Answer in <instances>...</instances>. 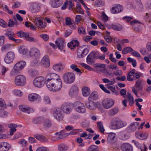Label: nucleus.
I'll return each instance as SVG.
<instances>
[{
  "instance_id": "nucleus-55",
  "label": "nucleus",
  "mask_w": 151,
  "mask_h": 151,
  "mask_svg": "<svg viewBox=\"0 0 151 151\" xmlns=\"http://www.w3.org/2000/svg\"><path fill=\"white\" fill-rule=\"evenodd\" d=\"M80 65L84 67L85 69H86L89 70H93L92 68L88 65L84 63H80Z\"/></svg>"
},
{
  "instance_id": "nucleus-14",
  "label": "nucleus",
  "mask_w": 151,
  "mask_h": 151,
  "mask_svg": "<svg viewBox=\"0 0 151 151\" xmlns=\"http://www.w3.org/2000/svg\"><path fill=\"white\" fill-rule=\"evenodd\" d=\"M61 108L63 112L66 114H69L71 111V107L70 103L63 104L61 106Z\"/></svg>"
},
{
  "instance_id": "nucleus-6",
  "label": "nucleus",
  "mask_w": 151,
  "mask_h": 151,
  "mask_svg": "<svg viewBox=\"0 0 151 151\" xmlns=\"http://www.w3.org/2000/svg\"><path fill=\"white\" fill-rule=\"evenodd\" d=\"M85 46H82L78 49L77 55L78 58H82L88 53L89 49L88 48L85 47Z\"/></svg>"
},
{
  "instance_id": "nucleus-24",
  "label": "nucleus",
  "mask_w": 151,
  "mask_h": 151,
  "mask_svg": "<svg viewBox=\"0 0 151 151\" xmlns=\"http://www.w3.org/2000/svg\"><path fill=\"white\" fill-rule=\"evenodd\" d=\"M79 45V42L78 40H75L68 43V46L69 48H70L71 49H74L76 46H78Z\"/></svg>"
},
{
  "instance_id": "nucleus-3",
  "label": "nucleus",
  "mask_w": 151,
  "mask_h": 151,
  "mask_svg": "<svg viewBox=\"0 0 151 151\" xmlns=\"http://www.w3.org/2000/svg\"><path fill=\"white\" fill-rule=\"evenodd\" d=\"M60 77L59 75L55 73L48 74L46 76V78L47 80L46 83V86H49L53 84V82L59 79Z\"/></svg>"
},
{
  "instance_id": "nucleus-37",
  "label": "nucleus",
  "mask_w": 151,
  "mask_h": 151,
  "mask_svg": "<svg viewBox=\"0 0 151 151\" xmlns=\"http://www.w3.org/2000/svg\"><path fill=\"white\" fill-rule=\"evenodd\" d=\"M98 95L95 92H92L89 96L88 99L89 101L96 100L98 98Z\"/></svg>"
},
{
  "instance_id": "nucleus-15",
  "label": "nucleus",
  "mask_w": 151,
  "mask_h": 151,
  "mask_svg": "<svg viewBox=\"0 0 151 151\" xmlns=\"http://www.w3.org/2000/svg\"><path fill=\"white\" fill-rule=\"evenodd\" d=\"M120 149L122 151H133L132 146L127 143H124L121 146Z\"/></svg>"
},
{
  "instance_id": "nucleus-34",
  "label": "nucleus",
  "mask_w": 151,
  "mask_h": 151,
  "mask_svg": "<svg viewBox=\"0 0 151 151\" xmlns=\"http://www.w3.org/2000/svg\"><path fill=\"white\" fill-rule=\"evenodd\" d=\"M55 135H57L58 140L65 138L68 135V133L62 134L60 132H57L55 133Z\"/></svg>"
},
{
  "instance_id": "nucleus-47",
  "label": "nucleus",
  "mask_w": 151,
  "mask_h": 151,
  "mask_svg": "<svg viewBox=\"0 0 151 151\" xmlns=\"http://www.w3.org/2000/svg\"><path fill=\"white\" fill-rule=\"evenodd\" d=\"M27 33L24 32L22 31H20L17 32V35L18 36L20 37H25L27 36Z\"/></svg>"
},
{
  "instance_id": "nucleus-29",
  "label": "nucleus",
  "mask_w": 151,
  "mask_h": 151,
  "mask_svg": "<svg viewBox=\"0 0 151 151\" xmlns=\"http://www.w3.org/2000/svg\"><path fill=\"white\" fill-rule=\"evenodd\" d=\"M8 127L10 129V134L12 135L14 132L16 131L17 129L15 128L17 127V125L14 124H11L8 125Z\"/></svg>"
},
{
  "instance_id": "nucleus-33",
  "label": "nucleus",
  "mask_w": 151,
  "mask_h": 151,
  "mask_svg": "<svg viewBox=\"0 0 151 151\" xmlns=\"http://www.w3.org/2000/svg\"><path fill=\"white\" fill-rule=\"evenodd\" d=\"M68 148V147L65 144L62 143L58 145V149L60 151H65Z\"/></svg>"
},
{
  "instance_id": "nucleus-17",
  "label": "nucleus",
  "mask_w": 151,
  "mask_h": 151,
  "mask_svg": "<svg viewBox=\"0 0 151 151\" xmlns=\"http://www.w3.org/2000/svg\"><path fill=\"white\" fill-rule=\"evenodd\" d=\"M55 43L58 48L60 50L63 49L65 45V40L63 39H57Z\"/></svg>"
},
{
  "instance_id": "nucleus-46",
  "label": "nucleus",
  "mask_w": 151,
  "mask_h": 151,
  "mask_svg": "<svg viewBox=\"0 0 151 151\" xmlns=\"http://www.w3.org/2000/svg\"><path fill=\"white\" fill-rule=\"evenodd\" d=\"M77 91V87L76 86L74 85L71 88L70 91V93L72 95H73L75 93H76Z\"/></svg>"
},
{
  "instance_id": "nucleus-36",
  "label": "nucleus",
  "mask_w": 151,
  "mask_h": 151,
  "mask_svg": "<svg viewBox=\"0 0 151 151\" xmlns=\"http://www.w3.org/2000/svg\"><path fill=\"white\" fill-rule=\"evenodd\" d=\"M112 28L116 31H120L123 29V26L120 24H112L111 25Z\"/></svg>"
},
{
  "instance_id": "nucleus-1",
  "label": "nucleus",
  "mask_w": 151,
  "mask_h": 151,
  "mask_svg": "<svg viewBox=\"0 0 151 151\" xmlns=\"http://www.w3.org/2000/svg\"><path fill=\"white\" fill-rule=\"evenodd\" d=\"M52 85L47 86L48 89L52 91H59L62 87V82L60 78H59L55 81L53 82Z\"/></svg>"
},
{
  "instance_id": "nucleus-13",
  "label": "nucleus",
  "mask_w": 151,
  "mask_h": 151,
  "mask_svg": "<svg viewBox=\"0 0 151 151\" xmlns=\"http://www.w3.org/2000/svg\"><path fill=\"white\" fill-rule=\"evenodd\" d=\"M42 67L48 68L50 66V61L49 57L47 55H45L42 58L40 63Z\"/></svg>"
},
{
  "instance_id": "nucleus-10",
  "label": "nucleus",
  "mask_w": 151,
  "mask_h": 151,
  "mask_svg": "<svg viewBox=\"0 0 151 151\" xmlns=\"http://www.w3.org/2000/svg\"><path fill=\"white\" fill-rule=\"evenodd\" d=\"M96 55H97L96 54L95 51H92L90 53L86 58L87 63L89 65L95 62V59H96Z\"/></svg>"
},
{
  "instance_id": "nucleus-50",
  "label": "nucleus",
  "mask_w": 151,
  "mask_h": 151,
  "mask_svg": "<svg viewBox=\"0 0 151 151\" xmlns=\"http://www.w3.org/2000/svg\"><path fill=\"white\" fill-rule=\"evenodd\" d=\"M19 72L18 70H17L16 69H15L14 67L13 69L11 71L10 74L11 76H14Z\"/></svg>"
},
{
  "instance_id": "nucleus-58",
  "label": "nucleus",
  "mask_w": 151,
  "mask_h": 151,
  "mask_svg": "<svg viewBox=\"0 0 151 151\" xmlns=\"http://www.w3.org/2000/svg\"><path fill=\"white\" fill-rule=\"evenodd\" d=\"M96 54L97 55L96 59H99L101 60H104L105 59V55L103 54L102 55H100L99 52L96 51Z\"/></svg>"
},
{
  "instance_id": "nucleus-51",
  "label": "nucleus",
  "mask_w": 151,
  "mask_h": 151,
  "mask_svg": "<svg viewBox=\"0 0 151 151\" xmlns=\"http://www.w3.org/2000/svg\"><path fill=\"white\" fill-rule=\"evenodd\" d=\"M127 60L129 62L132 63V64L134 67L136 66L137 63L135 60L133 59L130 57L128 58Z\"/></svg>"
},
{
  "instance_id": "nucleus-39",
  "label": "nucleus",
  "mask_w": 151,
  "mask_h": 151,
  "mask_svg": "<svg viewBox=\"0 0 151 151\" xmlns=\"http://www.w3.org/2000/svg\"><path fill=\"white\" fill-rule=\"evenodd\" d=\"M75 10L77 13L82 14H84V12L81 8V5L80 3H78L77 4V6L75 9Z\"/></svg>"
},
{
  "instance_id": "nucleus-28",
  "label": "nucleus",
  "mask_w": 151,
  "mask_h": 151,
  "mask_svg": "<svg viewBox=\"0 0 151 151\" xmlns=\"http://www.w3.org/2000/svg\"><path fill=\"white\" fill-rule=\"evenodd\" d=\"M83 95L85 97L88 96L90 93V90L87 87H84L82 89Z\"/></svg>"
},
{
  "instance_id": "nucleus-52",
  "label": "nucleus",
  "mask_w": 151,
  "mask_h": 151,
  "mask_svg": "<svg viewBox=\"0 0 151 151\" xmlns=\"http://www.w3.org/2000/svg\"><path fill=\"white\" fill-rule=\"evenodd\" d=\"M108 88L113 93H115L116 95H118V92L116 90L115 87L109 86H108Z\"/></svg>"
},
{
  "instance_id": "nucleus-9",
  "label": "nucleus",
  "mask_w": 151,
  "mask_h": 151,
  "mask_svg": "<svg viewBox=\"0 0 151 151\" xmlns=\"http://www.w3.org/2000/svg\"><path fill=\"white\" fill-rule=\"evenodd\" d=\"M114 101L113 100L111 99H105L102 102L103 107L106 109H109L111 108L114 105Z\"/></svg>"
},
{
  "instance_id": "nucleus-31",
  "label": "nucleus",
  "mask_w": 151,
  "mask_h": 151,
  "mask_svg": "<svg viewBox=\"0 0 151 151\" xmlns=\"http://www.w3.org/2000/svg\"><path fill=\"white\" fill-rule=\"evenodd\" d=\"M45 78L43 76H38V88L41 87L45 84Z\"/></svg>"
},
{
  "instance_id": "nucleus-62",
  "label": "nucleus",
  "mask_w": 151,
  "mask_h": 151,
  "mask_svg": "<svg viewBox=\"0 0 151 151\" xmlns=\"http://www.w3.org/2000/svg\"><path fill=\"white\" fill-rule=\"evenodd\" d=\"M141 74V73L138 72H136L135 74L133 75V77L134 78V80H136V79H138L140 77V75Z\"/></svg>"
},
{
  "instance_id": "nucleus-2",
  "label": "nucleus",
  "mask_w": 151,
  "mask_h": 151,
  "mask_svg": "<svg viewBox=\"0 0 151 151\" xmlns=\"http://www.w3.org/2000/svg\"><path fill=\"white\" fill-rule=\"evenodd\" d=\"M29 54L32 59L31 63V65L33 66L37 65L38 63V49L35 47L32 48L30 50Z\"/></svg>"
},
{
  "instance_id": "nucleus-63",
  "label": "nucleus",
  "mask_w": 151,
  "mask_h": 151,
  "mask_svg": "<svg viewBox=\"0 0 151 151\" xmlns=\"http://www.w3.org/2000/svg\"><path fill=\"white\" fill-rule=\"evenodd\" d=\"M104 39L108 43H110L112 42V38L110 36H107L104 37Z\"/></svg>"
},
{
  "instance_id": "nucleus-5",
  "label": "nucleus",
  "mask_w": 151,
  "mask_h": 151,
  "mask_svg": "<svg viewBox=\"0 0 151 151\" xmlns=\"http://www.w3.org/2000/svg\"><path fill=\"white\" fill-rule=\"evenodd\" d=\"M26 80L25 77L22 75L17 76L15 78L14 83L18 86H23L26 83Z\"/></svg>"
},
{
  "instance_id": "nucleus-4",
  "label": "nucleus",
  "mask_w": 151,
  "mask_h": 151,
  "mask_svg": "<svg viewBox=\"0 0 151 151\" xmlns=\"http://www.w3.org/2000/svg\"><path fill=\"white\" fill-rule=\"evenodd\" d=\"M63 78L66 83L71 84L74 81L75 75L72 73H66L63 74Z\"/></svg>"
},
{
  "instance_id": "nucleus-48",
  "label": "nucleus",
  "mask_w": 151,
  "mask_h": 151,
  "mask_svg": "<svg viewBox=\"0 0 151 151\" xmlns=\"http://www.w3.org/2000/svg\"><path fill=\"white\" fill-rule=\"evenodd\" d=\"M119 129L125 127L127 125V122L121 120L119 119Z\"/></svg>"
},
{
  "instance_id": "nucleus-26",
  "label": "nucleus",
  "mask_w": 151,
  "mask_h": 151,
  "mask_svg": "<svg viewBox=\"0 0 151 151\" xmlns=\"http://www.w3.org/2000/svg\"><path fill=\"white\" fill-rule=\"evenodd\" d=\"M119 108L118 107H114L109 110L108 115L110 116H114L117 114L119 112Z\"/></svg>"
},
{
  "instance_id": "nucleus-42",
  "label": "nucleus",
  "mask_w": 151,
  "mask_h": 151,
  "mask_svg": "<svg viewBox=\"0 0 151 151\" xmlns=\"http://www.w3.org/2000/svg\"><path fill=\"white\" fill-rule=\"evenodd\" d=\"M133 51V49L130 47H125L122 51V53L123 54L130 52Z\"/></svg>"
},
{
  "instance_id": "nucleus-56",
  "label": "nucleus",
  "mask_w": 151,
  "mask_h": 151,
  "mask_svg": "<svg viewBox=\"0 0 151 151\" xmlns=\"http://www.w3.org/2000/svg\"><path fill=\"white\" fill-rule=\"evenodd\" d=\"M0 25L4 28L7 27V24L3 19H0Z\"/></svg>"
},
{
  "instance_id": "nucleus-44",
  "label": "nucleus",
  "mask_w": 151,
  "mask_h": 151,
  "mask_svg": "<svg viewBox=\"0 0 151 151\" xmlns=\"http://www.w3.org/2000/svg\"><path fill=\"white\" fill-rule=\"evenodd\" d=\"M97 126L99 130L101 132L104 133L105 129L104 128L102 123L99 122L97 124Z\"/></svg>"
},
{
  "instance_id": "nucleus-54",
  "label": "nucleus",
  "mask_w": 151,
  "mask_h": 151,
  "mask_svg": "<svg viewBox=\"0 0 151 151\" xmlns=\"http://www.w3.org/2000/svg\"><path fill=\"white\" fill-rule=\"evenodd\" d=\"M74 23L73 21H71V19L69 17H67L65 19V24L66 25L70 26Z\"/></svg>"
},
{
  "instance_id": "nucleus-60",
  "label": "nucleus",
  "mask_w": 151,
  "mask_h": 151,
  "mask_svg": "<svg viewBox=\"0 0 151 151\" xmlns=\"http://www.w3.org/2000/svg\"><path fill=\"white\" fill-rule=\"evenodd\" d=\"M12 45L9 44H5L2 47V50H6L9 49Z\"/></svg>"
},
{
  "instance_id": "nucleus-53",
  "label": "nucleus",
  "mask_w": 151,
  "mask_h": 151,
  "mask_svg": "<svg viewBox=\"0 0 151 151\" xmlns=\"http://www.w3.org/2000/svg\"><path fill=\"white\" fill-rule=\"evenodd\" d=\"M78 31L79 34H82L84 35L86 34L85 28L82 26L78 27Z\"/></svg>"
},
{
  "instance_id": "nucleus-64",
  "label": "nucleus",
  "mask_w": 151,
  "mask_h": 151,
  "mask_svg": "<svg viewBox=\"0 0 151 151\" xmlns=\"http://www.w3.org/2000/svg\"><path fill=\"white\" fill-rule=\"evenodd\" d=\"M40 36L45 41H47L49 39V36L46 34H42L40 35Z\"/></svg>"
},
{
  "instance_id": "nucleus-25",
  "label": "nucleus",
  "mask_w": 151,
  "mask_h": 151,
  "mask_svg": "<svg viewBox=\"0 0 151 151\" xmlns=\"http://www.w3.org/2000/svg\"><path fill=\"white\" fill-rule=\"evenodd\" d=\"M86 106L87 108L90 109H93L96 108V104L92 101H89L86 102Z\"/></svg>"
},
{
  "instance_id": "nucleus-19",
  "label": "nucleus",
  "mask_w": 151,
  "mask_h": 151,
  "mask_svg": "<svg viewBox=\"0 0 151 151\" xmlns=\"http://www.w3.org/2000/svg\"><path fill=\"white\" fill-rule=\"evenodd\" d=\"M26 64V63L25 61H21L16 63L14 67L15 69L18 70L19 72L24 68Z\"/></svg>"
},
{
  "instance_id": "nucleus-30",
  "label": "nucleus",
  "mask_w": 151,
  "mask_h": 151,
  "mask_svg": "<svg viewBox=\"0 0 151 151\" xmlns=\"http://www.w3.org/2000/svg\"><path fill=\"white\" fill-rule=\"evenodd\" d=\"M28 72L30 75L32 77H35L38 74L37 71L34 69H30L28 70Z\"/></svg>"
},
{
  "instance_id": "nucleus-20",
  "label": "nucleus",
  "mask_w": 151,
  "mask_h": 151,
  "mask_svg": "<svg viewBox=\"0 0 151 151\" xmlns=\"http://www.w3.org/2000/svg\"><path fill=\"white\" fill-rule=\"evenodd\" d=\"M51 6L54 8H57L60 6L63 3L62 0H51Z\"/></svg>"
},
{
  "instance_id": "nucleus-38",
  "label": "nucleus",
  "mask_w": 151,
  "mask_h": 151,
  "mask_svg": "<svg viewBox=\"0 0 151 151\" xmlns=\"http://www.w3.org/2000/svg\"><path fill=\"white\" fill-rule=\"evenodd\" d=\"M45 20L40 18L38 19V27L43 28L45 27Z\"/></svg>"
},
{
  "instance_id": "nucleus-45",
  "label": "nucleus",
  "mask_w": 151,
  "mask_h": 151,
  "mask_svg": "<svg viewBox=\"0 0 151 151\" xmlns=\"http://www.w3.org/2000/svg\"><path fill=\"white\" fill-rule=\"evenodd\" d=\"M88 151H99V148L97 146L91 145L88 147Z\"/></svg>"
},
{
  "instance_id": "nucleus-43",
  "label": "nucleus",
  "mask_w": 151,
  "mask_h": 151,
  "mask_svg": "<svg viewBox=\"0 0 151 151\" xmlns=\"http://www.w3.org/2000/svg\"><path fill=\"white\" fill-rule=\"evenodd\" d=\"M38 140L42 142H48V140L44 136L41 135H38Z\"/></svg>"
},
{
  "instance_id": "nucleus-41",
  "label": "nucleus",
  "mask_w": 151,
  "mask_h": 151,
  "mask_svg": "<svg viewBox=\"0 0 151 151\" xmlns=\"http://www.w3.org/2000/svg\"><path fill=\"white\" fill-rule=\"evenodd\" d=\"M52 123L51 121L48 119H46L45 120L44 126L45 128H48L51 127Z\"/></svg>"
},
{
  "instance_id": "nucleus-27",
  "label": "nucleus",
  "mask_w": 151,
  "mask_h": 151,
  "mask_svg": "<svg viewBox=\"0 0 151 151\" xmlns=\"http://www.w3.org/2000/svg\"><path fill=\"white\" fill-rule=\"evenodd\" d=\"M116 135L114 133H110L109 134L107 140L108 143L109 144L112 143L113 140L115 137Z\"/></svg>"
},
{
  "instance_id": "nucleus-61",
  "label": "nucleus",
  "mask_w": 151,
  "mask_h": 151,
  "mask_svg": "<svg viewBox=\"0 0 151 151\" xmlns=\"http://www.w3.org/2000/svg\"><path fill=\"white\" fill-rule=\"evenodd\" d=\"M4 145H5L4 148L5 149L4 150V151H7L10 149L11 145L8 143L5 142Z\"/></svg>"
},
{
  "instance_id": "nucleus-40",
  "label": "nucleus",
  "mask_w": 151,
  "mask_h": 151,
  "mask_svg": "<svg viewBox=\"0 0 151 151\" xmlns=\"http://www.w3.org/2000/svg\"><path fill=\"white\" fill-rule=\"evenodd\" d=\"M28 51V50L26 47L24 46L20 47L19 49V52L23 54H26Z\"/></svg>"
},
{
  "instance_id": "nucleus-22",
  "label": "nucleus",
  "mask_w": 151,
  "mask_h": 151,
  "mask_svg": "<svg viewBox=\"0 0 151 151\" xmlns=\"http://www.w3.org/2000/svg\"><path fill=\"white\" fill-rule=\"evenodd\" d=\"M123 9V7L120 4H117L113 7L111 10V12L114 14H116L121 12Z\"/></svg>"
},
{
  "instance_id": "nucleus-23",
  "label": "nucleus",
  "mask_w": 151,
  "mask_h": 151,
  "mask_svg": "<svg viewBox=\"0 0 151 151\" xmlns=\"http://www.w3.org/2000/svg\"><path fill=\"white\" fill-rule=\"evenodd\" d=\"M139 125L137 122H133L128 127V130L129 132H132L135 131Z\"/></svg>"
},
{
  "instance_id": "nucleus-32",
  "label": "nucleus",
  "mask_w": 151,
  "mask_h": 151,
  "mask_svg": "<svg viewBox=\"0 0 151 151\" xmlns=\"http://www.w3.org/2000/svg\"><path fill=\"white\" fill-rule=\"evenodd\" d=\"M38 98V95L36 93H32L28 96V99L30 101H34L36 100Z\"/></svg>"
},
{
  "instance_id": "nucleus-59",
  "label": "nucleus",
  "mask_w": 151,
  "mask_h": 151,
  "mask_svg": "<svg viewBox=\"0 0 151 151\" xmlns=\"http://www.w3.org/2000/svg\"><path fill=\"white\" fill-rule=\"evenodd\" d=\"M14 93L17 96H21L22 95V92L20 90H15L13 91Z\"/></svg>"
},
{
  "instance_id": "nucleus-57",
  "label": "nucleus",
  "mask_w": 151,
  "mask_h": 151,
  "mask_svg": "<svg viewBox=\"0 0 151 151\" xmlns=\"http://www.w3.org/2000/svg\"><path fill=\"white\" fill-rule=\"evenodd\" d=\"M70 68L78 72H81V70L77 67V65L75 64H72L70 66Z\"/></svg>"
},
{
  "instance_id": "nucleus-8",
  "label": "nucleus",
  "mask_w": 151,
  "mask_h": 151,
  "mask_svg": "<svg viewBox=\"0 0 151 151\" xmlns=\"http://www.w3.org/2000/svg\"><path fill=\"white\" fill-rule=\"evenodd\" d=\"M15 57V55L14 52L10 51L7 53L4 58V61L6 63L9 64L13 62Z\"/></svg>"
},
{
  "instance_id": "nucleus-12",
  "label": "nucleus",
  "mask_w": 151,
  "mask_h": 151,
  "mask_svg": "<svg viewBox=\"0 0 151 151\" xmlns=\"http://www.w3.org/2000/svg\"><path fill=\"white\" fill-rule=\"evenodd\" d=\"M53 115L54 117L58 121H60L63 120L64 115L60 108L56 109Z\"/></svg>"
},
{
  "instance_id": "nucleus-16",
  "label": "nucleus",
  "mask_w": 151,
  "mask_h": 151,
  "mask_svg": "<svg viewBox=\"0 0 151 151\" xmlns=\"http://www.w3.org/2000/svg\"><path fill=\"white\" fill-rule=\"evenodd\" d=\"M19 110L21 111L28 114L34 112V110L33 109L30 108L25 105H21L19 106Z\"/></svg>"
},
{
  "instance_id": "nucleus-49",
  "label": "nucleus",
  "mask_w": 151,
  "mask_h": 151,
  "mask_svg": "<svg viewBox=\"0 0 151 151\" xmlns=\"http://www.w3.org/2000/svg\"><path fill=\"white\" fill-rule=\"evenodd\" d=\"M104 2L101 0H96L95 5L97 6H101L104 5Z\"/></svg>"
},
{
  "instance_id": "nucleus-18",
  "label": "nucleus",
  "mask_w": 151,
  "mask_h": 151,
  "mask_svg": "<svg viewBox=\"0 0 151 151\" xmlns=\"http://www.w3.org/2000/svg\"><path fill=\"white\" fill-rule=\"evenodd\" d=\"M64 68V66L61 62L55 64L52 66V68L55 71L57 72H60L63 71Z\"/></svg>"
},
{
  "instance_id": "nucleus-7",
  "label": "nucleus",
  "mask_w": 151,
  "mask_h": 151,
  "mask_svg": "<svg viewBox=\"0 0 151 151\" xmlns=\"http://www.w3.org/2000/svg\"><path fill=\"white\" fill-rule=\"evenodd\" d=\"M74 105L76 106L75 110L78 112L83 113L86 112V108L84 104L79 101L75 102Z\"/></svg>"
},
{
  "instance_id": "nucleus-11",
  "label": "nucleus",
  "mask_w": 151,
  "mask_h": 151,
  "mask_svg": "<svg viewBox=\"0 0 151 151\" xmlns=\"http://www.w3.org/2000/svg\"><path fill=\"white\" fill-rule=\"evenodd\" d=\"M119 118L116 117L112 118L110 123V128L113 129H119Z\"/></svg>"
},
{
  "instance_id": "nucleus-35",
  "label": "nucleus",
  "mask_w": 151,
  "mask_h": 151,
  "mask_svg": "<svg viewBox=\"0 0 151 151\" xmlns=\"http://www.w3.org/2000/svg\"><path fill=\"white\" fill-rule=\"evenodd\" d=\"M126 96L128 99L129 105L130 106H132L134 103L133 96H132L131 94L128 92H127Z\"/></svg>"
},
{
  "instance_id": "nucleus-21",
  "label": "nucleus",
  "mask_w": 151,
  "mask_h": 151,
  "mask_svg": "<svg viewBox=\"0 0 151 151\" xmlns=\"http://www.w3.org/2000/svg\"><path fill=\"white\" fill-rule=\"evenodd\" d=\"M143 83V81L141 79H138L136 81L135 86L137 90L139 91L142 90Z\"/></svg>"
}]
</instances>
